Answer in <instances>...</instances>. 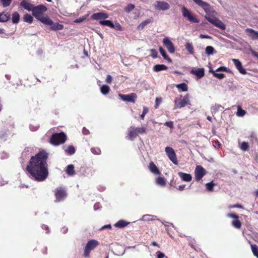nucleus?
Here are the masks:
<instances>
[{"label":"nucleus","instance_id":"nucleus-47","mask_svg":"<svg viewBox=\"0 0 258 258\" xmlns=\"http://www.w3.org/2000/svg\"><path fill=\"white\" fill-rule=\"evenodd\" d=\"M92 153L94 155H100L101 154V150L99 148H92L91 149Z\"/></svg>","mask_w":258,"mask_h":258},{"label":"nucleus","instance_id":"nucleus-31","mask_svg":"<svg viewBox=\"0 0 258 258\" xmlns=\"http://www.w3.org/2000/svg\"><path fill=\"white\" fill-rule=\"evenodd\" d=\"M157 184L164 186L166 184V179L163 177H158L156 180Z\"/></svg>","mask_w":258,"mask_h":258},{"label":"nucleus","instance_id":"nucleus-26","mask_svg":"<svg viewBox=\"0 0 258 258\" xmlns=\"http://www.w3.org/2000/svg\"><path fill=\"white\" fill-rule=\"evenodd\" d=\"M66 172L69 175L73 176L75 175L74 166L73 164L69 165L67 167Z\"/></svg>","mask_w":258,"mask_h":258},{"label":"nucleus","instance_id":"nucleus-46","mask_svg":"<svg viewBox=\"0 0 258 258\" xmlns=\"http://www.w3.org/2000/svg\"><path fill=\"white\" fill-rule=\"evenodd\" d=\"M250 143L251 144L255 143L257 142V139L256 136L253 134H251L250 136L248 137Z\"/></svg>","mask_w":258,"mask_h":258},{"label":"nucleus","instance_id":"nucleus-24","mask_svg":"<svg viewBox=\"0 0 258 258\" xmlns=\"http://www.w3.org/2000/svg\"><path fill=\"white\" fill-rule=\"evenodd\" d=\"M159 50L165 59L167 60L169 62H172L171 58L169 57V56L167 54L165 50L162 48V47H159Z\"/></svg>","mask_w":258,"mask_h":258},{"label":"nucleus","instance_id":"nucleus-9","mask_svg":"<svg viewBox=\"0 0 258 258\" xmlns=\"http://www.w3.org/2000/svg\"><path fill=\"white\" fill-rule=\"evenodd\" d=\"M207 172L201 165H197L195 170V179L199 181L206 174Z\"/></svg>","mask_w":258,"mask_h":258},{"label":"nucleus","instance_id":"nucleus-44","mask_svg":"<svg viewBox=\"0 0 258 258\" xmlns=\"http://www.w3.org/2000/svg\"><path fill=\"white\" fill-rule=\"evenodd\" d=\"M76 150L73 146H69L66 150V152L70 155H72L75 153Z\"/></svg>","mask_w":258,"mask_h":258},{"label":"nucleus","instance_id":"nucleus-55","mask_svg":"<svg viewBox=\"0 0 258 258\" xmlns=\"http://www.w3.org/2000/svg\"><path fill=\"white\" fill-rule=\"evenodd\" d=\"M227 216L229 217H230V218H234L235 220L236 219H238L239 218L238 215H237L236 214H233V213H229L227 215Z\"/></svg>","mask_w":258,"mask_h":258},{"label":"nucleus","instance_id":"nucleus-50","mask_svg":"<svg viewBox=\"0 0 258 258\" xmlns=\"http://www.w3.org/2000/svg\"><path fill=\"white\" fill-rule=\"evenodd\" d=\"M87 15L82 16V17H80V18L76 19L74 21V22L76 23H79L82 22L84 21V20H85L87 19Z\"/></svg>","mask_w":258,"mask_h":258},{"label":"nucleus","instance_id":"nucleus-41","mask_svg":"<svg viewBox=\"0 0 258 258\" xmlns=\"http://www.w3.org/2000/svg\"><path fill=\"white\" fill-rule=\"evenodd\" d=\"M214 48L211 46H208L206 48V53L208 55H211L214 53Z\"/></svg>","mask_w":258,"mask_h":258},{"label":"nucleus","instance_id":"nucleus-64","mask_svg":"<svg viewBox=\"0 0 258 258\" xmlns=\"http://www.w3.org/2000/svg\"><path fill=\"white\" fill-rule=\"evenodd\" d=\"M185 184L180 185L178 186L177 189L179 190H183L185 188Z\"/></svg>","mask_w":258,"mask_h":258},{"label":"nucleus","instance_id":"nucleus-37","mask_svg":"<svg viewBox=\"0 0 258 258\" xmlns=\"http://www.w3.org/2000/svg\"><path fill=\"white\" fill-rule=\"evenodd\" d=\"M110 91V88L108 86L104 85L101 87V92L103 94H107Z\"/></svg>","mask_w":258,"mask_h":258},{"label":"nucleus","instance_id":"nucleus-2","mask_svg":"<svg viewBox=\"0 0 258 258\" xmlns=\"http://www.w3.org/2000/svg\"><path fill=\"white\" fill-rule=\"evenodd\" d=\"M193 1L204 10L206 13L205 18L207 20L221 29H225V25L221 20L215 17L211 16L215 12L208 3L202 0H193Z\"/></svg>","mask_w":258,"mask_h":258},{"label":"nucleus","instance_id":"nucleus-27","mask_svg":"<svg viewBox=\"0 0 258 258\" xmlns=\"http://www.w3.org/2000/svg\"><path fill=\"white\" fill-rule=\"evenodd\" d=\"M10 18V15L9 14L4 13H0V22H5L8 21Z\"/></svg>","mask_w":258,"mask_h":258},{"label":"nucleus","instance_id":"nucleus-57","mask_svg":"<svg viewBox=\"0 0 258 258\" xmlns=\"http://www.w3.org/2000/svg\"><path fill=\"white\" fill-rule=\"evenodd\" d=\"M112 78L110 75H108L106 77V82L110 84L112 82Z\"/></svg>","mask_w":258,"mask_h":258},{"label":"nucleus","instance_id":"nucleus-63","mask_svg":"<svg viewBox=\"0 0 258 258\" xmlns=\"http://www.w3.org/2000/svg\"><path fill=\"white\" fill-rule=\"evenodd\" d=\"M161 102V99L159 98H157L156 99V105H155V108H157L158 106V104Z\"/></svg>","mask_w":258,"mask_h":258},{"label":"nucleus","instance_id":"nucleus-6","mask_svg":"<svg viewBox=\"0 0 258 258\" xmlns=\"http://www.w3.org/2000/svg\"><path fill=\"white\" fill-rule=\"evenodd\" d=\"M146 128L145 127H135L131 126L128 130L127 137L131 141H133L139 134H143L146 133Z\"/></svg>","mask_w":258,"mask_h":258},{"label":"nucleus","instance_id":"nucleus-33","mask_svg":"<svg viewBox=\"0 0 258 258\" xmlns=\"http://www.w3.org/2000/svg\"><path fill=\"white\" fill-rule=\"evenodd\" d=\"M176 88L181 91H186L188 89L187 85L184 83L176 85Z\"/></svg>","mask_w":258,"mask_h":258},{"label":"nucleus","instance_id":"nucleus-23","mask_svg":"<svg viewBox=\"0 0 258 258\" xmlns=\"http://www.w3.org/2000/svg\"><path fill=\"white\" fill-rule=\"evenodd\" d=\"M168 69V67L164 64H156L153 67V71L155 72H158L163 70H166Z\"/></svg>","mask_w":258,"mask_h":258},{"label":"nucleus","instance_id":"nucleus-30","mask_svg":"<svg viewBox=\"0 0 258 258\" xmlns=\"http://www.w3.org/2000/svg\"><path fill=\"white\" fill-rule=\"evenodd\" d=\"M185 48L189 54H192L194 53V49L191 43L187 42L185 44Z\"/></svg>","mask_w":258,"mask_h":258},{"label":"nucleus","instance_id":"nucleus-12","mask_svg":"<svg viewBox=\"0 0 258 258\" xmlns=\"http://www.w3.org/2000/svg\"><path fill=\"white\" fill-rule=\"evenodd\" d=\"M182 13L184 17L187 19L191 22L199 23V20L196 18L191 13L184 7L182 8Z\"/></svg>","mask_w":258,"mask_h":258},{"label":"nucleus","instance_id":"nucleus-59","mask_svg":"<svg viewBox=\"0 0 258 258\" xmlns=\"http://www.w3.org/2000/svg\"><path fill=\"white\" fill-rule=\"evenodd\" d=\"M82 132L85 135H87L89 134V131L85 127H83Z\"/></svg>","mask_w":258,"mask_h":258},{"label":"nucleus","instance_id":"nucleus-62","mask_svg":"<svg viewBox=\"0 0 258 258\" xmlns=\"http://www.w3.org/2000/svg\"><path fill=\"white\" fill-rule=\"evenodd\" d=\"M151 217V215H144L143 216V220H149L150 219L149 218V217Z\"/></svg>","mask_w":258,"mask_h":258},{"label":"nucleus","instance_id":"nucleus-11","mask_svg":"<svg viewBox=\"0 0 258 258\" xmlns=\"http://www.w3.org/2000/svg\"><path fill=\"white\" fill-rule=\"evenodd\" d=\"M156 10L159 11H165L169 9V4L165 1H157L154 4Z\"/></svg>","mask_w":258,"mask_h":258},{"label":"nucleus","instance_id":"nucleus-39","mask_svg":"<svg viewBox=\"0 0 258 258\" xmlns=\"http://www.w3.org/2000/svg\"><path fill=\"white\" fill-rule=\"evenodd\" d=\"M215 184L213 183V181H212L209 183L206 184V187L207 190L210 191H213V188Z\"/></svg>","mask_w":258,"mask_h":258},{"label":"nucleus","instance_id":"nucleus-40","mask_svg":"<svg viewBox=\"0 0 258 258\" xmlns=\"http://www.w3.org/2000/svg\"><path fill=\"white\" fill-rule=\"evenodd\" d=\"M240 148L243 151H247L249 149L248 143L246 142H243L241 144Z\"/></svg>","mask_w":258,"mask_h":258},{"label":"nucleus","instance_id":"nucleus-58","mask_svg":"<svg viewBox=\"0 0 258 258\" xmlns=\"http://www.w3.org/2000/svg\"><path fill=\"white\" fill-rule=\"evenodd\" d=\"M230 208H238L242 209L243 208V206L241 205L240 204H236L234 205H231L229 206Z\"/></svg>","mask_w":258,"mask_h":258},{"label":"nucleus","instance_id":"nucleus-54","mask_svg":"<svg viewBox=\"0 0 258 258\" xmlns=\"http://www.w3.org/2000/svg\"><path fill=\"white\" fill-rule=\"evenodd\" d=\"M112 28H114L117 31L123 30L122 27L118 23H116L115 25L114 24V27Z\"/></svg>","mask_w":258,"mask_h":258},{"label":"nucleus","instance_id":"nucleus-16","mask_svg":"<svg viewBox=\"0 0 258 258\" xmlns=\"http://www.w3.org/2000/svg\"><path fill=\"white\" fill-rule=\"evenodd\" d=\"M245 32L248 37L253 40H258V31L251 28H247Z\"/></svg>","mask_w":258,"mask_h":258},{"label":"nucleus","instance_id":"nucleus-53","mask_svg":"<svg viewBox=\"0 0 258 258\" xmlns=\"http://www.w3.org/2000/svg\"><path fill=\"white\" fill-rule=\"evenodd\" d=\"M164 125L171 129H173L174 127L173 121H166Z\"/></svg>","mask_w":258,"mask_h":258},{"label":"nucleus","instance_id":"nucleus-61","mask_svg":"<svg viewBox=\"0 0 258 258\" xmlns=\"http://www.w3.org/2000/svg\"><path fill=\"white\" fill-rule=\"evenodd\" d=\"M250 51L253 56H254L258 58V53L257 52H256L252 49L250 50Z\"/></svg>","mask_w":258,"mask_h":258},{"label":"nucleus","instance_id":"nucleus-14","mask_svg":"<svg viewBox=\"0 0 258 258\" xmlns=\"http://www.w3.org/2000/svg\"><path fill=\"white\" fill-rule=\"evenodd\" d=\"M119 95L122 100L134 103L135 102V100L137 97L136 94L134 93L128 95L119 94Z\"/></svg>","mask_w":258,"mask_h":258},{"label":"nucleus","instance_id":"nucleus-60","mask_svg":"<svg viewBox=\"0 0 258 258\" xmlns=\"http://www.w3.org/2000/svg\"><path fill=\"white\" fill-rule=\"evenodd\" d=\"M200 38H201L202 39H204V38L209 39V38H211V37L208 35L201 34L200 36Z\"/></svg>","mask_w":258,"mask_h":258},{"label":"nucleus","instance_id":"nucleus-13","mask_svg":"<svg viewBox=\"0 0 258 258\" xmlns=\"http://www.w3.org/2000/svg\"><path fill=\"white\" fill-rule=\"evenodd\" d=\"M163 43L170 53H173L175 52V49L174 45L168 37L163 39Z\"/></svg>","mask_w":258,"mask_h":258},{"label":"nucleus","instance_id":"nucleus-42","mask_svg":"<svg viewBox=\"0 0 258 258\" xmlns=\"http://www.w3.org/2000/svg\"><path fill=\"white\" fill-rule=\"evenodd\" d=\"M150 23V20H147L143 22H142L138 27V29L139 30H142L144 28V27L148 24Z\"/></svg>","mask_w":258,"mask_h":258},{"label":"nucleus","instance_id":"nucleus-8","mask_svg":"<svg viewBox=\"0 0 258 258\" xmlns=\"http://www.w3.org/2000/svg\"><path fill=\"white\" fill-rule=\"evenodd\" d=\"M54 196L56 198L55 202H59L64 200L67 196V193L64 188L58 187L54 190Z\"/></svg>","mask_w":258,"mask_h":258},{"label":"nucleus","instance_id":"nucleus-19","mask_svg":"<svg viewBox=\"0 0 258 258\" xmlns=\"http://www.w3.org/2000/svg\"><path fill=\"white\" fill-rule=\"evenodd\" d=\"M20 6L28 11H32L34 6L29 2L28 0H23L21 3Z\"/></svg>","mask_w":258,"mask_h":258},{"label":"nucleus","instance_id":"nucleus-7","mask_svg":"<svg viewBox=\"0 0 258 258\" xmlns=\"http://www.w3.org/2000/svg\"><path fill=\"white\" fill-rule=\"evenodd\" d=\"M99 244L98 242L95 239H91L87 243L85 248L84 256L86 257H89L91 251L94 249Z\"/></svg>","mask_w":258,"mask_h":258},{"label":"nucleus","instance_id":"nucleus-48","mask_svg":"<svg viewBox=\"0 0 258 258\" xmlns=\"http://www.w3.org/2000/svg\"><path fill=\"white\" fill-rule=\"evenodd\" d=\"M1 1L4 7H8L12 3V0H1Z\"/></svg>","mask_w":258,"mask_h":258},{"label":"nucleus","instance_id":"nucleus-49","mask_svg":"<svg viewBox=\"0 0 258 258\" xmlns=\"http://www.w3.org/2000/svg\"><path fill=\"white\" fill-rule=\"evenodd\" d=\"M148 108L145 106L143 107V110L142 114L141 115L140 117L142 119H144L145 115L148 112Z\"/></svg>","mask_w":258,"mask_h":258},{"label":"nucleus","instance_id":"nucleus-56","mask_svg":"<svg viewBox=\"0 0 258 258\" xmlns=\"http://www.w3.org/2000/svg\"><path fill=\"white\" fill-rule=\"evenodd\" d=\"M157 253V258H167V257L165 256V255L160 251H158Z\"/></svg>","mask_w":258,"mask_h":258},{"label":"nucleus","instance_id":"nucleus-43","mask_svg":"<svg viewBox=\"0 0 258 258\" xmlns=\"http://www.w3.org/2000/svg\"><path fill=\"white\" fill-rule=\"evenodd\" d=\"M210 72L213 74L215 77H216L219 79H222L225 77V75L223 74L217 73L214 71H211Z\"/></svg>","mask_w":258,"mask_h":258},{"label":"nucleus","instance_id":"nucleus-29","mask_svg":"<svg viewBox=\"0 0 258 258\" xmlns=\"http://www.w3.org/2000/svg\"><path fill=\"white\" fill-rule=\"evenodd\" d=\"M20 20V15L17 12H14L12 15V20L13 23L17 24Z\"/></svg>","mask_w":258,"mask_h":258},{"label":"nucleus","instance_id":"nucleus-25","mask_svg":"<svg viewBox=\"0 0 258 258\" xmlns=\"http://www.w3.org/2000/svg\"><path fill=\"white\" fill-rule=\"evenodd\" d=\"M129 224H130V222H126V221L122 220H119L118 222H117L115 224L114 226L116 227L121 228H123V227L126 226Z\"/></svg>","mask_w":258,"mask_h":258},{"label":"nucleus","instance_id":"nucleus-34","mask_svg":"<svg viewBox=\"0 0 258 258\" xmlns=\"http://www.w3.org/2000/svg\"><path fill=\"white\" fill-rule=\"evenodd\" d=\"M221 109H223V107L221 105L215 104L211 107V110L212 112H216Z\"/></svg>","mask_w":258,"mask_h":258},{"label":"nucleus","instance_id":"nucleus-5","mask_svg":"<svg viewBox=\"0 0 258 258\" xmlns=\"http://www.w3.org/2000/svg\"><path fill=\"white\" fill-rule=\"evenodd\" d=\"M174 109L181 108L186 105H190L189 94H186L183 98L182 95H180L179 98H177L174 100Z\"/></svg>","mask_w":258,"mask_h":258},{"label":"nucleus","instance_id":"nucleus-10","mask_svg":"<svg viewBox=\"0 0 258 258\" xmlns=\"http://www.w3.org/2000/svg\"><path fill=\"white\" fill-rule=\"evenodd\" d=\"M166 154L170 160L175 165L178 163L176 153L174 149L170 147H166L165 149Z\"/></svg>","mask_w":258,"mask_h":258},{"label":"nucleus","instance_id":"nucleus-18","mask_svg":"<svg viewBox=\"0 0 258 258\" xmlns=\"http://www.w3.org/2000/svg\"><path fill=\"white\" fill-rule=\"evenodd\" d=\"M232 61L234 63L236 69L241 74L245 75L247 73L245 70L243 68L241 62L238 59H233Z\"/></svg>","mask_w":258,"mask_h":258},{"label":"nucleus","instance_id":"nucleus-17","mask_svg":"<svg viewBox=\"0 0 258 258\" xmlns=\"http://www.w3.org/2000/svg\"><path fill=\"white\" fill-rule=\"evenodd\" d=\"M191 74L195 75L197 77V79H201L205 75V70L203 68H200L196 70H191L190 71Z\"/></svg>","mask_w":258,"mask_h":258},{"label":"nucleus","instance_id":"nucleus-22","mask_svg":"<svg viewBox=\"0 0 258 258\" xmlns=\"http://www.w3.org/2000/svg\"><path fill=\"white\" fill-rule=\"evenodd\" d=\"M149 168L151 172L155 174H160L161 172H160L159 169L157 168L156 165L154 164V163L151 161L149 165Z\"/></svg>","mask_w":258,"mask_h":258},{"label":"nucleus","instance_id":"nucleus-3","mask_svg":"<svg viewBox=\"0 0 258 258\" xmlns=\"http://www.w3.org/2000/svg\"><path fill=\"white\" fill-rule=\"evenodd\" d=\"M47 11V8L43 5H40L34 7L32 10L33 16L38 20L44 24H51V20L47 16H44V13Z\"/></svg>","mask_w":258,"mask_h":258},{"label":"nucleus","instance_id":"nucleus-21","mask_svg":"<svg viewBox=\"0 0 258 258\" xmlns=\"http://www.w3.org/2000/svg\"><path fill=\"white\" fill-rule=\"evenodd\" d=\"M51 24H46L47 25H49L50 26V29L52 30H53V31H57V30H61L62 29H63V25H62V24H60L59 23H54L52 20H51Z\"/></svg>","mask_w":258,"mask_h":258},{"label":"nucleus","instance_id":"nucleus-36","mask_svg":"<svg viewBox=\"0 0 258 258\" xmlns=\"http://www.w3.org/2000/svg\"><path fill=\"white\" fill-rule=\"evenodd\" d=\"M251 248L253 255L258 258V246L256 244H251Z\"/></svg>","mask_w":258,"mask_h":258},{"label":"nucleus","instance_id":"nucleus-1","mask_svg":"<svg viewBox=\"0 0 258 258\" xmlns=\"http://www.w3.org/2000/svg\"><path fill=\"white\" fill-rule=\"evenodd\" d=\"M48 158V154L43 150L31 157L26 168L31 178L40 182L47 178L49 174L47 163Z\"/></svg>","mask_w":258,"mask_h":258},{"label":"nucleus","instance_id":"nucleus-32","mask_svg":"<svg viewBox=\"0 0 258 258\" xmlns=\"http://www.w3.org/2000/svg\"><path fill=\"white\" fill-rule=\"evenodd\" d=\"M23 19L25 22L29 24H31L33 21V17L29 14H26L23 17Z\"/></svg>","mask_w":258,"mask_h":258},{"label":"nucleus","instance_id":"nucleus-51","mask_svg":"<svg viewBox=\"0 0 258 258\" xmlns=\"http://www.w3.org/2000/svg\"><path fill=\"white\" fill-rule=\"evenodd\" d=\"M221 71H222V72H229L230 71L226 67H220L219 68H218L216 72H221Z\"/></svg>","mask_w":258,"mask_h":258},{"label":"nucleus","instance_id":"nucleus-28","mask_svg":"<svg viewBox=\"0 0 258 258\" xmlns=\"http://www.w3.org/2000/svg\"><path fill=\"white\" fill-rule=\"evenodd\" d=\"M99 24L107 26L110 28H113L114 27V24L110 20H102L99 21Z\"/></svg>","mask_w":258,"mask_h":258},{"label":"nucleus","instance_id":"nucleus-35","mask_svg":"<svg viewBox=\"0 0 258 258\" xmlns=\"http://www.w3.org/2000/svg\"><path fill=\"white\" fill-rule=\"evenodd\" d=\"M246 114V111L242 109L240 106H238L236 115L238 116L242 117Z\"/></svg>","mask_w":258,"mask_h":258},{"label":"nucleus","instance_id":"nucleus-45","mask_svg":"<svg viewBox=\"0 0 258 258\" xmlns=\"http://www.w3.org/2000/svg\"><path fill=\"white\" fill-rule=\"evenodd\" d=\"M135 8V6L134 5L130 4L127 5L126 7L124 8V11L126 13H130L131 11H132L133 10H134Z\"/></svg>","mask_w":258,"mask_h":258},{"label":"nucleus","instance_id":"nucleus-15","mask_svg":"<svg viewBox=\"0 0 258 258\" xmlns=\"http://www.w3.org/2000/svg\"><path fill=\"white\" fill-rule=\"evenodd\" d=\"M108 18V15L104 12H98L94 13L91 16V18L93 20L102 21Z\"/></svg>","mask_w":258,"mask_h":258},{"label":"nucleus","instance_id":"nucleus-4","mask_svg":"<svg viewBox=\"0 0 258 258\" xmlns=\"http://www.w3.org/2000/svg\"><path fill=\"white\" fill-rule=\"evenodd\" d=\"M67 140V136L63 132L54 133L50 138V143L54 146L64 143Z\"/></svg>","mask_w":258,"mask_h":258},{"label":"nucleus","instance_id":"nucleus-20","mask_svg":"<svg viewBox=\"0 0 258 258\" xmlns=\"http://www.w3.org/2000/svg\"><path fill=\"white\" fill-rule=\"evenodd\" d=\"M179 176L184 181L189 182L192 179L191 175L188 173H185L182 172H179L178 173Z\"/></svg>","mask_w":258,"mask_h":258},{"label":"nucleus","instance_id":"nucleus-52","mask_svg":"<svg viewBox=\"0 0 258 258\" xmlns=\"http://www.w3.org/2000/svg\"><path fill=\"white\" fill-rule=\"evenodd\" d=\"M150 51L153 58H155L157 57L158 52L155 49H151Z\"/></svg>","mask_w":258,"mask_h":258},{"label":"nucleus","instance_id":"nucleus-38","mask_svg":"<svg viewBox=\"0 0 258 258\" xmlns=\"http://www.w3.org/2000/svg\"><path fill=\"white\" fill-rule=\"evenodd\" d=\"M232 225L234 227H235L237 229H240L241 227V223L238 220V219L233 220L232 222Z\"/></svg>","mask_w":258,"mask_h":258}]
</instances>
